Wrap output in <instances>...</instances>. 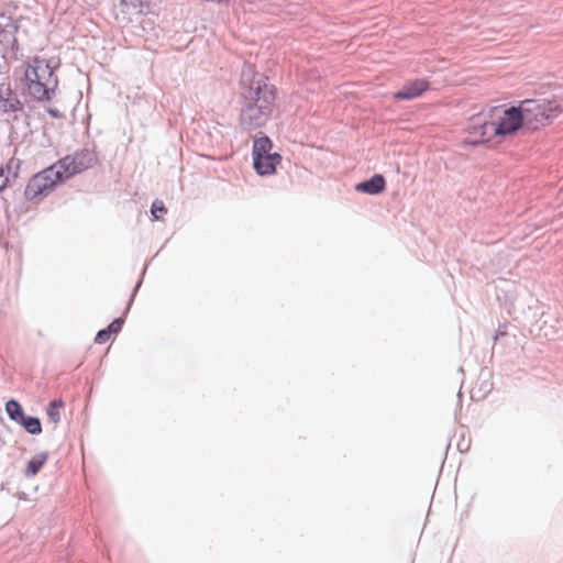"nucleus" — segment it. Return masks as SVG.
I'll return each instance as SVG.
<instances>
[{
	"mask_svg": "<svg viewBox=\"0 0 563 563\" xmlns=\"http://www.w3.org/2000/svg\"><path fill=\"white\" fill-rule=\"evenodd\" d=\"M239 122L243 131L253 132L266 125L275 106L277 89L267 76L254 73L251 79L243 74L240 81Z\"/></svg>",
	"mask_w": 563,
	"mask_h": 563,
	"instance_id": "obj_1",
	"label": "nucleus"
},
{
	"mask_svg": "<svg viewBox=\"0 0 563 563\" xmlns=\"http://www.w3.org/2000/svg\"><path fill=\"white\" fill-rule=\"evenodd\" d=\"M525 129L521 106H511L504 111L497 123L484 121L470 126L467 143L472 145L485 144L492 135H510L519 129Z\"/></svg>",
	"mask_w": 563,
	"mask_h": 563,
	"instance_id": "obj_2",
	"label": "nucleus"
},
{
	"mask_svg": "<svg viewBox=\"0 0 563 563\" xmlns=\"http://www.w3.org/2000/svg\"><path fill=\"white\" fill-rule=\"evenodd\" d=\"M526 131H537L550 124L562 111L555 100L526 99L520 102Z\"/></svg>",
	"mask_w": 563,
	"mask_h": 563,
	"instance_id": "obj_3",
	"label": "nucleus"
},
{
	"mask_svg": "<svg viewBox=\"0 0 563 563\" xmlns=\"http://www.w3.org/2000/svg\"><path fill=\"white\" fill-rule=\"evenodd\" d=\"M56 168L57 166L55 165L46 168L29 180L24 190V196L27 200H35L47 196L57 183L64 181L62 170Z\"/></svg>",
	"mask_w": 563,
	"mask_h": 563,
	"instance_id": "obj_4",
	"label": "nucleus"
},
{
	"mask_svg": "<svg viewBox=\"0 0 563 563\" xmlns=\"http://www.w3.org/2000/svg\"><path fill=\"white\" fill-rule=\"evenodd\" d=\"M95 159L96 155L92 151L82 148L74 154L66 155L55 166H57L56 169L62 170L63 180H65L91 167Z\"/></svg>",
	"mask_w": 563,
	"mask_h": 563,
	"instance_id": "obj_5",
	"label": "nucleus"
},
{
	"mask_svg": "<svg viewBox=\"0 0 563 563\" xmlns=\"http://www.w3.org/2000/svg\"><path fill=\"white\" fill-rule=\"evenodd\" d=\"M57 67L58 64L53 65L51 60L34 57L25 70V79L37 78L42 82H46V85L57 87L58 78L55 75V69Z\"/></svg>",
	"mask_w": 563,
	"mask_h": 563,
	"instance_id": "obj_6",
	"label": "nucleus"
},
{
	"mask_svg": "<svg viewBox=\"0 0 563 563\" xmlns=\"http://www.w3.org/2000/svg\"><path fill=\"white\" fill-rule=\"evenodd\" d=\"M23 109V102L18 93L11 89L10 85L0 84V112L7 114L18 113L22 112Z\"/></svg>",
	"mask_w": 563,
	"mask_h": 563,
	"instance_id": "obj_7",
	"label": "nucleus"
},
{
	"mask_svg": "<svg viewBox=\"0 0 563 563\" xmlns=\"http://www.w3.org/2000/svg\"><path fill=\"white\" fill-rule=\"evenodd\" d=\"M430 87L427 79L417 78L407 81L401 89L394 93V98L397 100H411L421 96Z\"/></svg>",
	"mask_w": 563,
	"mask_h": 563,
	"instance_id": "obj_8",
	"label": "nucleus"
},
{
	"mask_svg": "<svg viewBox=\"0 0 563 563\" xmlns=\"http://www.w3.org/2000/svg\"><path fill=\"white\" fill-rule=\"evenodd\" d=\"M25 80L27 84L29 93L35 100L48 101L55 96L57 87L46 85V82L44 84L37 78H30Z\"/></svg>",
	"mask_w": 563,
	"mask_h": 563,
	"instance_id": "obj_9",
	"label": "nucleus"
},
{
	"mask_svg": "<svg viewBox=\"0 0 563 563\" xmlns=\"http://www.w3.org/2000/svg\"><path fill=\"white\" fill-rule=\"evenodd\" d=\"M385 187V177L382 174H374L369 179L356 184L355 190L371 196H376L383 192Z\"/></svg>",
	"mask_w": 563,
	"mask_h": 563,
	"instance_id": "obj_10",
	"label": "nucleus"
},
{
	"mask_svg": "<svg viewBox=\"0 0 563 563\" xmlns=\"http://www.w3.org/2000/svg\"><path fill=\"white\" fill-rule=\"evenodd\" d=\"M272 147V140L267 135L256 139L252 148L253 162H257L260 165L261 159L271 153Z\"/></svg>",
	"mask_w": 563,
	"mask_h": 563,
	"instance_id": "obj_11",
	"label": "nucleus"
},
{
	"mask_svg": "<svg viewBox=\"0 0 563 563\" xmlns=\"http://www.w3.org/2000/svg\"><path fill=\"white\" fill-rule=\"evenodd\" d=\"M48 453L47 452H40L35 454L27 463L26 470H25V476L26 477H33L35 476L42 466L47 461Z\"/></svg>",
	"mask_w": 563,
	"mask_h": 563,
	"instance_id": "obj_12",
	"label": "nucleus"
},
{
	"mask_svg": "<svg viewBox=\"0 0 563 563\" xmlns=\"http://www.w3.org/2000/svg\"><path fill=\"white\" fill-rule=\"evenodd\" d=\"M5 411L9 418L16 423H19L25 416L21 404L15 399H10L5 404Z\"/></svg>",
	"mask_w": 563,
	"mask_h": 563,
	"instance_id": "obj_13",
	"label": "nucleus"
},
{
	"mask_svg": "<svg viewBox=\"0 0 563 563\" xmlns=\"http://www.w3.org/2000/svg\"><path fill=\"white\" fill-rule=\"evenodd\" d=\"M19 424H21L30 434H40L42 432V423L37 417L24 416Z\"/></svg>",
	"mask_w": 563,
	"mask_h": 563,
	"instance_id": "obj_14",
	"label": "nucleus"
},
{
	"mask_svg": "<svg viewBox=\"0 0 563 563\" xmlns=\"http://www.w3.org/2000/svg\"><path fill=\"white\" fill-rule=\"evenodd\" d=\"M64 405L62 399H53L46 409V415L53 423H58L60 420L59 408Z\"/></svg>",
	"mask_w": 563,
	"mask_h": 563,
	"instance_id": "obj_15",
	"label": "nucleus"
},
{
	"mask_svg": "<svg viewBox=\"0 0 563 563\" xmlns=\"http://www.w3.org/2000/svg\"><path fill=\"white\" fill-rule=\"evenodd\" d=\"M254 169L260 176H269L275 173V167L272 165L271 159H261L260 165L253 162Z\"/></svg>",
	"mask_w": 563,
	"mask_h": 563,
	"instance_id": "obj_16",
	"label": "nucleus"
},
{
	"mask_svg": "<svg viewBox=\"0 0 563 563\" xmlns=\"http://www.w3.org/2000/svg\"><path fill=\"white\" fill-rule=\"evenodd\" d=\"M9 181H10L9 177L7 175H4L3 169L0 168V199L3 201V208L5 210H8L10 207L9 199L4 195L5 189L8 188Z\"/></svg>",
	"mask_w": 563,
	"mask_h": 563,
	"instance_id": "obj_17",
	"label": "nucleus"
},
{
	"mask_svg": "<svg viewBox=\"0 0 563 563\" xmlns=\"http://www.w3.org/2000/svg\"><path fill=\"white\" fill-rule=\"evenodd\" d=\"M151 213L154 217V219H159L158 213H161V214L167 213V208L165 207V205L162 200L156 199L152 203Z\"/></svg>",
	"mask_w": 563,
	"mask_h": 563,
	"instance_id": "obj_18",
	"label": "nucleus"
},
{
	"mask_svg": "<svg viewBox=\"0 0 563 563\" xmlns=\"http://www.w3.org/2000/svg\"><path fill=\"white\" fill-rule=\"evenodd\" d=\"M123 323H124V317L115 318L108 325L109 332H111L112 334H118L121 331Z\"/></svg>",
	"mask_w": 563,
	"mask_h": 563,
	"instance_id": "obj_19",
	"label": "nucleus"
},
{
	"mask_svg": "<svg viewBox=\"0 0 563 563\" xmlns=\"http://www.w3.org/2000/svg\"><path fill=\"white\" fill-rule=\"evenodd\" d=\"M111 335L112 333L109 332L108 328L99 330L96 334L95 342L97 344H103L110 339Z\"/></svg>",
	"mask_w": 563,
	"mask_h": 563,
	"instance_id": "obj_20",
	"label": "nucleus"
},
{
	"mask_svg": "<svg viewBox=\"0 0 563 563\" xmlns=\"http://www.w3.org/2000/svg\"><path fill=\"white\" fill-rule=\"evenodd\" d=\"M264 159H271L272 165L276 168V166L282 162V155L279 153H269L264 157Z\"/></svg>",
	"mask_w": 563,
	"mask_h": 563,
	"instance_id": "obj_21",
	"label": "nucleus"
},
{
	"mask_svg": "<svg viewBox=\"0 0 563 563\" xmlns=\"http://www.w3.org/2000/svg\"><path fill=\"white\" fill-rule=\"evenodd\" d=\"M141 285H142V278H140V279H139V282L136 283V285H135V287H134V289H133V294H132V296H131V298H130V301H129V305H128V307H126V309H125L124 314H126V313H128V311H129V309H130V307H131V305H132V302H133V300H134L135 294L137 292V290H139V288L141 287Z\"/></svg>",
	"mask_w": 563,
	"mask_h": 563,
	"instance_id": "obj_22",
	"label": "nucleus"
},
{
	"mask_svg": "<svg viewBox=\"0 0 563 563\" xmlns=\"http://www.w3.org/2000/svg\"><path fill=\"white\" fill-rule=\"evenodd\" d=\"M46 111H47V113H48L52 118H54V119H60V118H63V113H62L58 109H56V108H52V107H49V108H47V110H46Z\"/></svg>",
	"mask_w": 563,
	"mask_h": 563,
	"instance_id": "obj_23",
	"label": "nucleus"
},
{
	"mask_svg": "<svg viewBox=\"0 0 563 563\" xmlns=\"http://www.w3.org/2000/svg\"><path fill=\"white\" fill-rule=\"evenodd\" d=\"M506 331L505 330H501L499 329L495 335L493 336L494 341H498L500 338H504L506 335Z\"/></svg>",
	"mask_w": 563,
	"mask_h": 563,
	"instance_id": "obj_24",
	"label": "nucleus"
},
{
	"mask_svg": "<svg viewBox=\"0 0 563 563\" xmlns=\"http://www.w3.org/2000/svg\"><path fill=\"white\" fill-rule=\"evenodd\" d=\"M137 13H142V4H140V9L137 10Z\"/></svg>",
	"mask_w": 563,
	"mask_h": 563,
	"instance_id": "obj_25",
	"label": "nucleus"
}]
</instances>
